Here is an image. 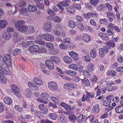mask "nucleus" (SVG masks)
Here are the masks:
<instances>
[{
    "label": "nucleus",
    "instance_id": "f257e3e1",
    "mask_svg": "<svg viewBox=\"0 0 123 123\" xmlns=\"http://www.w3.org/2000/svg\"><path fill=\"white\" fill-rule=\"evenodd\" d=\"M54 38L53 37L49 34H40L37 37V39L36 41V42L39 45H44L45 44V42L42 40H43L53 41L54 40Z\"/></svg>",
    "mask_w": 123,
    "mask_h": 123
},
{
    "label": "nucleus",
    "instance_id": "f03ea898",
    "mask_svg": "<svg viewBox=\"0 0 123 123\" xmlns=\"http://www.w3.org/2000/svg\"><path fill=\"white\" fill-rule=\"evenodd\" d=\"M25 23L24 21L21 20H18L15 23V26L16 28L18 31L24 33L25 34L27 26L23 25Z\"/></svg>",
    "mask_w": 123,
    "mask_h": 123
},
{
    "label": "nucleus",
    "instance_id": "7ed1b4c3",
    "mask_svg": "<svg viewBox=\"0 0 123 123\" xmlns=\"http://www.w3.org/2000/svg\"><path fill=\"white\" fill-rule=\"evenodd\" d=\"M12 92L18 98H21V95L20 93V90L17 86L13 85L11 86Z\"/></svg>",
    "mask_w": 123,
    "mask_h": 123
},
{
    "label": "nucleus",
    "instance_id": "20e7f679",
    "mask_svg": "<svg viewBox=\"0 0 123 123\" xmlns=\"http://www.w3.org/2000/svg\"><path fill=\"white\" fill-rule=\"evenodd\" d=\"M13 41L16 43L21 41L20 34L18 31H16L13 34Z\"/></svg>",
    "mask_w": 123,
    "mask_h": 123
},
{
    "label": "nucleus",
    "instance_id": "39448f33",
    "mask_svg": "<svg viewBox=\"0 0 123 123\" xmlns=\"http://www.w3.org/2000/svg\"><path fill=\"white\" fill-rule=\"evenodd\" d=\"M109 51L108 48L105 46H104L103 48L99 49V55L100 57L103 58L105 56V54H106Z\"/></svg>",
    "mask_w": 123,
    "mask_h": 123
},
{
    "label": "nucleus",
    "instance_id": "423d86ee",
    "mask_svg": "<svg viewBox=\"0 0 123 123\" xmlns=\"http://www.w3.org/2000/svg\"><path fill=\"white\" fill-rule=\"evenodd\" d=\"M11 57V56L9 54H6L4 56L5 64L8 67H11L12 66Z\"/></svg>",
    "mask_w": 123,
    "mask_h": 123
},
{
    "label": "nucleus",
    "instance_id": "0eeeda50",
    "mask_svg": "<svg viewBox=\"0 0 123 123\" xmlns=\"http://www.w3.org/2000/svg\"><path fill=\"white\" fill-rule=\"evenodd\" d=\"M48 87L51 90L55 91L57 90L58 86L55 82L51 81L48 83Z\"/></svg>",
    "mask_w": 123,
    "mask_h": 123
},
{
    "label": "nucleus",
    "instance_id": "6e6552de",
    "mask_svg": "<svg viewBox=\"0 0 123 123\" xmlns=\"http://www.w3.org/2000/svg\"><path fill=\"white\" fill-rule=\"evenodd\" d=\"M0 66V72L5 73L6 74L11 75V73L8 67H6L5 68Z\"/></svg>",
    "mask_w": 123,
    "mask_h": 123
},
{
    "label": "nucleus",
    "instance_id": "1a4fd4ad",
    "mask_svg": "<svg viewBox=\"0 0 123 123\" xmlns=\"http://www.w3.org/2000/svg\"><path fill=\"white\" fill-rule=\"evenodd\" d=\"M41 96L43 101H44V103L45 104H48L49 98L48 94L46 93H43L41 94Z\"/></svg>",
    "mask_w": 123,
    "mask_h": 123
},
{
    "label": "nucleus",
    "instance_id": "9d476101",
    "mask_svg": "<svg viewBox=\"0 0 123 123\" xmlns=\"http://www.w3.org/2000/svg\"><path fill=\"white\" fill-rule=\"evenodd\" d=\"M39 49V47L38 46L35 45L30 47L29 49V50L31 53H33L36 52L38 53Z\"/></svg>",
    "mask_w": 123,
    "mask_h": 123
},
{
    "label": "nucleus",
    "instance_id": "9b49d317",
    "mask_svg": "<svg viewBox=\"0 0 123 123\" xmlns=\"http://www.w3.org/2000/svg\"><path fill=\"white\" fill-rule=\"evenodd\" d=\"M45 63L46 65L50 69L53 70L54 69V65L51 61L47 60L45 61Z\"/></svg>",
    "mask_w": 123,
    "mask_h": 123
},
{
    "label": "nucleus",
    "instance_id": "f8f14e48",
    "mask_svg": "<svg viewBox=\"0 0 123 123\" xmlns=\"http://www.w3.org/2000/svg\"><path fill=\"white\" fill-rule=\"evenodd\" d=\"M99 111V105L98 104H97L94 106L92 107V111L94 114H98Z\"/></svg>",
    "mask_w": 123,
    "mask_h": 123
},
{
    "label": "nucleus",
    "instance_id": "ddd939ff",
    "mask_svg": "<svg viewBox=\"0 0 123 123\" xmlns=\"http://www.w3.org/2000/svg\"><path fill=\"white\" fill-rule=\"evenodd\" d=\"M28 84L29 87L32 90L36 91L38 90V87L35 84L30 82H29Z\"/></svg>",
    "mask_w": 123,
    "mask_h": 123
},
{
    "label": "nucleus",
    "instance_id": "4468645a",
    "mask_svg": "<svg viewBox=\"0 0 123 123\" xmlns=\"http://www.w3.org/2000/svg\"><path fill=\"white\" fill-rule=\"evenodd\" d=\"M39 107L41 110V113L44 114H46L48 112L47 108L43 105L41 104L39 105Z\"/></svg>",
    "mask_w": 123,
    "mask_h": 123
},
{
    "label": "nucleus",
    "instance_id": "2eb2a0df",
    "mask_svg": "<svg viewBox=\"0 0 123 123\" xmlns=\"http://www.w3.org/2000/svg\"><path fill=\"white\" fill-rule=\"evenodd\" d=\"M34 32V27L33 26L31 25H30L29 27H27V29L26 31L25 34H29L30 33H33Z\"/></svg>",
    "mask_w": 123,
    "mask_h": 123
},
{
    "label": "nucleus",
    "instance_id": "dca6fc26",
    "mask_svg": "<svg viewBox=\"0 0 123 123\" xmlns=\"http://www.w3.org/2000/svg\"><path fill=\"white\" fill-rule=\"evenodd\" d=\"M28 10L29 12H34L37 9V8L35 6L31 4L29 5L27 7Z\"/></svg>",
    "mask_w": 123,
    "mask_h": 123
},
{
    "label": "nucleus",
    "instance_id": "f3484780",
    "mask_svg": "<svg viewBox=\"0 0 123 123\" xmlns=\"http://www.w3.org/2000/svg\"><path fill=\"white\" fill-rule=\"evenodd\" d=\"M50 59L51 61L56 64L60 63V58L56 56H52L50 57Z\"/></svg>",
    "mask_w": 123,
    "mask_h": 123
},
{
    "label": "nucleus",
    "instance_id": "a211bd4d",
    "mask_svg": "<svg viewBox=\"0 0 123 123\" xmlns=\"http://www.w3.org/2000/svg\"><path fill=\"white\" fill-rule=\"evenodd\" d=\"M69 55L73 58L77 60H78V56L77 53L74 51H71L69 53Z\"/></svg>",
    "mask_w": 123,
    "mask_h": 123
},
{
    "label": "nucleus",
    "instance_id": "6ab92c4d",
    "mask_svg": "<svg viewBox=\"0 0 123 123\" xmlns=\"http://www.w3.org/2000/svg\"><path fill=\"white\" fill-rule=\"evenodd\" d=\"M116 113H119L123 112V104L116 107L115 109Z\"/></svg>",
    "mask_w": 123,
    "mask_h": 123
},
{
    "label": "nucleus",
    "instance_id": "aec40b11",
    "mask_svg": "<svg viewBox=\"0 0 123 123\" xmlns=\"http://www.w3.org/2000/svg\"><path fill=\"white\" fill-rule=\"evenodd\" d=\"M33 80L34 83L39 86H42L43 85V81L38 78H34L33 79Z\"/></svg>",
    "mask_w": 123,
    "mask_h": 123
},
{
    "label": "nucleus",
    "instance_id": "412c9836",
    "mask_svg": "<svg viewBox=\"0 0 123 123\" xmlns=\"http://www.w3.org/2000/svg\"><path fill=\"white\" fill-rule=\"evenodd\" d=\"M2 36L5 40H8L12 36L10 34L7 33L6 32H3L2 33Z\"/></svg>",
    "mask_w": 123,
    "mask_h": 123
},
{
    "label": "nucleus",
    "instance_id": "4be33fe9",
    "mask_svg": "<svg viewBox=\"0 0 123 123\" xmlns=\"http://www.w3.org/2000/svg\"><path fill=\"white\" fill-rule=\"evenodd\" d=\"M26 2L24 0H20L18 4L16 5L15 7L17 6L18 8H20L22 7H24L26 5Z\"/></svg>",
    "mask_w": 123,
    "mask_h": 123
},
{
    "label": "nucleus",
    "instance_id": "5701e85b",
    "mask_svg": "<svg viewBox=\"0 0 123 123\" xmlns=\"http://www.w3.org/2000/svg\"><path fill=\"white\" fill-rule=\"evenodd\" d=\"M34 42L33 41H30L26 42L23 41L22 42V46L24 47L25 48L30 45L34 44Z\"/></svg>",
    "mask_w": 123,
    "mask_h": 123
},
{
    "label": "nucleus",
    "instance_id": "b1692460",
    "mask_svg": "<svg viewBox=\"0 0 123 123\" xmlns=\"http://www.w3.org/2000/svg\"><path fill=\"white\" fill-rule=\"evenodd\" d=\"M4 101L5 103L8 105H11L12 102L11 98L8 97H5L4 98Z\"/></svg>",
    "mask_w": 123,
    "mask_h": 123
},
{
    "label": "nucleus",
    "instance_id": "393cba45",
    "mask_svg": "<svg viewBox=\"0 0 123 123\" xmlns=\"http://www.w3.org/2000/svg\"><path fill=\"white\" fill-rule=\"evenodd\" d=\"M99 36L102 40L106 41L108 40L109 38L105 33H101L99 34Z\"/></svg>",
    "mask_w": 123,
    "mask_h": 123
},
{
    "label": "nucleus",
    "instance_id": "a878e982",
    "mask_svg": "<svg viewBox=\"0 0 123 123\" xmlns=\"http://www.w3.org/2000/svg\"><path fill=\"white\" fill-rule=\"evenodd\" d=\"M7 24V22L5 20H0V28L1 29L4 28Z\"/></svg>",
    "mask_w": 123,
    "mask_h": 123
},
{
    "label": "nucleus",
    "instance_id": "bb28decb",
    "mask_svg": "<svg viewBox=\"0 0 123 123\" xmlns=\"http://www.w3.org/2000/svg\"><path fill=\"white\" fill-rule=\"evenodd\" d=\"M63 59L64 61L67 63L69 64L72 62V60L71 58L67 56H65L63 57Z\"/></svg>",
    "mask_w": 123,
    "mask_h": 123
},
{
    "label": "nucleus",
    "instance_id": "cd10ccee",
    "mask_svg": "<svg viewBox=\"0 0 123 123\" xmlns=\"http://www.w3.org/2000/svg\"><path fill=\"white\" fill-rule=\"evenodd\" d=\"M49 52L50 54L53 55H55L59 53V50L56 49H50Z\"/></svg>",
    "mask_w": 123,
    "mask_h": 123
},
{
    "label": "nucleus",
    "instance_id": "c85d7f7f",
    "mask_svg": "<svg viewBox=\"0 0 123 123\" xmlns=\"http://www.w3.org/2000/svg\"><path fill=\"white\" fill-rule=\"evenodd\" d=\"M107 45L108 47H114L115 46V44L114 42L110 40L106 42Z\"/></svg>",
    "mask_w": 123,
    "mask_h": 123
},
{
    "label": "nucleus",
    "instance_id": "c756f323",
    "mask_svg": "<svg viewBox=\"0 0 123 123\" xmlns=\"http://www.w3.org/2000/svg\"><path fill=\"white\" fill-rule=\"evenodd\" d=\"M21 50L19 49H15L12 52V54L15 56L21 52Z\"/></svg>",
    "mask_w": 123,
    "mask_h": 123
},
{
    "label": "nucleus",
    "instance_id": "7c9ffc66",
    "mask_svg": "<svg viewBox=\"0 0 123 123\" xmlns=\"http://www.w3.org/2000/svg\"><path fill=\"white\" fill-rule=\"evenodd\" d=\"M51 26L50 24L47 23L44 27V30L46 32L49 31L51 30Z\"/></svg>",
    "mask_w": 123,
    "mask_h": 123
},
{
    "label": "nucleus",
    "instance_id": "2f4dec72",
    "mask_svg": "<svg viewBox=\"0 0 123 123\" xmlns=\"http://www.w3.org/2000/svg\"><path fill=\"white\" fill-rule=\"evenodd\" d=\"M59 46L60 49L64 50L67 49L68 46L67 44L63 43L62 44H60Z\"/></svg>",
    "mask_w": 123,
    "mask_h": 123
},
{
    "label": "nucleus",
    "instance_id": "473e14b6",
    "mask_svg": "<svg viewBox=\"0 0 123 123\" xmlns=\"http://www.w3.org/2000/svg\"><path fill=\"white\" fill-rule=\"evenodd\" d=\"M66 9L68 12L72 13H74L75 11L74 9L71 6H68L67 7Z\"/></svg>",
    "mask_w": 123,
    "mask_h": 123
},
{
    "label": "nucleus",
    "instance_id": "72a5a7b5",
    "mask_svg": "<svg viewBox=\"0 0 123 123\" xmlns=\"http://www.w3.org/2000/svg\"><path fill=\"white\" fill-rule=\"evenodd\" d=\"M94 65L93 64L90 63L87 66V70L89 71L92 72L93 70Z\"/></svg>",
    "mask_w": 123,
    "mask_h": 123
},
{
    "label": "nucleus",
    "instance_id": "f704fd0d",
    "mask_svg": "<svg viewBox=\"0 0 123 123\" xmlns=\"http://www.w3.org/2000/svg\"><path fill=\"white\" fill-rule=\"evenodd\" d=\"M52 19L54 21L57 23L60 22L62 21V19L60 17L56 16L53 17Z\"/></svg>",
    "mask_w": 123,
    "mask_h": 123
},
{
    "label": "nucleus",
    "instance_id": "c9c22d12",
    "mask_svg": "<svg viewBox=\"0 0 123 123\" xmlns=\"http://www.w3.org/2000/svg\"><path fill=\"white\" fill-rule=\"evenodd\" d=\"M85 116L83 115H80L77 119V121L79 123H81L83 121Z\"/></svg>",
    "mask_w": 123,
    "mask_h": 123
},
{
    "label": "nucleus",
    "instance_id": "e433bc0d",
    "mask_svg": "<svg viewBox=\"0 0 123 123\" xmlns=\"http://www.w3.org/2000/svg\"><path fill=\"white\" fill-rule=\"evenodd\" d=\"M69 68L73 69L76 71L78 70V69L77 65L75 64H71L69 66Z\"/></svg>",
    "mask_w": 123,
    "mask_h": 123
},
{
    "label": "nucleus",
    "instance_id": "4c0bfd02",
    "mask_svg": "<svg viewBox=\"0 0 123 123\" xmlns=\"http://www.w3.org/2000/svg\"><path fill=\"white\" fill-rule=\"evenodd\" d=\"M87 118L86 120L88 121H89L91 123H93V120L94 118V116L93 115H91L86 117H86Z\"/></svg>",
    "mask_w": 123,
    "mask_h": 123
},
{
    "label": "nucleus",
    "instance_id": "58836bf2",
    "mask_svg": "<svg viewBox=\"0 0 123 123\" xmlns=\"http://www.w3.org/2000/svg\"><path fill=\"white\" fill-rule=\"evenodd\" d=\"M60 120L62 123H66V118L63 114L61 115Z\"/></svg>",
    "mask_w": 123,
    "mask_h": 123
},
{
    "label": "nucleus",
    "instance_id": "ea45409f",
    "mask_svg": "<svg viewBox=\"0 0 123 123\" xmlns=\"http://www.w3.org/2000/svg\"><path fill=\"white\" fill-rule=\"evenodd\" d=\"M105 5L103 4H101L97 7V9L99 11L101 12L104 9Z\"/></svg>",
    "mask_w": 123,
    "mask_h": 123
},
{
    "label": "nucleus",
    "instance_id": "a19ab883",
    "mask_svg": "<svg viewBox=\"0 0 123 123\" xmlns=\"http://www.w3.org/2000/svg\"><path fill=\"white\" fill-rule=\"evenodd\" d=\"M90 55L93 58H94L96 55V53L95 49L92 50L90 52Z\"/></svg>",
    "mask_w": 123,
    "mask_h": 123
},
{
    "label": "nucleus",
    "instance_id": "79ce46f5",
    "mask_svg": "<svg viewBox=\"0 0 123 123\" xmlns=\"http://www.w3.org/2000/svg\"><path fill=\"white\" fill-rule=\"evenodd\" d=\"M68 25L71 28H74L75 26L74 22L72 21H69L68 23Z\"/></svg>",
    "mask_w": 123,
    "mask_h": 123
},
{
    "label": "nucleus",
    "instance_id": "37998d69",
    "mask_svg": "<svg viewBox=\"0 0 123 123\" xmlns=\"http://www.w3.org/2000/svg\"><path fill=\"white\" fill-rule=\"evenodd\" d=\"M111 101L110 100H108L106 99L104 101L103 103V105L104 106H107L110 105Z\"/></svg>",
    "mask_w": 123,
    "mask_h": 123
},
{
    "label": "nucleus",
    "instance_id": "c03bdc74",
    "mask_svg": "<svg viewBox=\"0 0 123 123\" xmlns=\"http://www.w3.org/2000/svg\"><path fill=\"white\" fill-rule=\"evenodd\" d=\"M47 51L46 49L44 47H42L38 50V53H44Z\"/></svg>",
    "mask_w": 123,
    "mask_h": 123
},
{
    "label": "nucleus",
    "instance_id": "a18cd8bd",
    "mask_svg": "<svg viewBox=\"0 0 123 123\" xmlns=\"http://www.w3.org/2000/svg\"><path fill=\"white\" fill-rule=\"evenodd\" d=\"M59 6L60 7H64L65 6H68L69 5L67 3L65 2H61L59 3Z\"/></svg>",
    "mask_w": 123,
    "mask_h": 123
},
{
    "label": "nucleus",
    "instance_id": "49530a36",
    "mask_svg": "<svg viewBox=\"0 0 123 123\" xmlns=\"http://www.w3.org/2000/svg\"><path fill=\"white\" fill-rule=\"evenodd\" d=\"M81 80H82V82L86 86H89L90 85V83L88 79H84V80H82L81 79Z\"/></svg>",
    "mask_w": 123,
    "mask_h": 123
},
{
    "label": "nucleus",
    "instance_id": "de8ad7c7",
    "mask_svg": "<svg viewBox=\"0 0 123 123\" xmlns=\"http://www.w3.org/2000/svg\"><path fill=\"white\" fill-rule=\"evenodd\" d=\"M107 75H111L114 76L115 75V72L113 70H108L106 72Z\"/></svg>",
    "mask_w": 123,
    "mask_h": 123
},
{
    "label": "nucleus",
    "instance_id": "09e8293b",
    "mask_svg": "<svg viewBox=\"0 0 123 123\" xmlns=\"http://www.w3.org/2000/svg\"><path fill=\"white\" fill-rule=\"evenodd\" d=\"M100 0H90L91 3V4L94 6H96Z\"/></svg>",
    "mask_w": 123,
    "mask_h": 123
},
{
    "label": "nucleus",
    "instance_id": "8fccbe9b",
    "mask_svg": "<svg viewBox=\"0 0 123 123\" xmlns=\"http://www.w3.org/2000/svg\"><path fill=\"white\" fill-rule=\"evenodd\" d=\"M83 40L86 42H88L90 40V37L87 35H85L83 37Z\"/></svg>",
    "mask_w": 123,
    "mask_h": 123
},
{
    "label": "nucleus",
    "instance_id": "3c124183",
    "mask_svg": "<svg viewBox=\"0 0 123 123\" xmlns=\"http://www.w3.org/2000/svg\"><path fill=\"white\" fill-rule=\"evenodd\" d=\"M5 64V61L3 57H2L0 54V66H3Z\"/></svg>",
    "mask_w": 123,
    "mask_h": 123
},
{
    "label": "nucleus",
    "instance_id": "603ef678",
    "mask_svg": "<svg viewBox=\"0 0 123 123\" xmlns=\"http://www.w3.org/2000/svg\"><path fill=\"white\" fill-rule=\"evenodd\" d=\"M19 11L22 13H25V15L27 16L28 15V14L26 13V12H27L28 10L26 8H22L21 9H20L19 10Z\"/></svg>",
    "mask_w": 123,
    "mask_h": 123
},
{
    "label": "nucleus",
    "instance_id": "864d4df0",
    "mask_svg": "<svg viewBox=\"0 0 123 123\" xmlns=\"http://www.w3.org/2000/svg\"><path fill=\"white\" fill-rule=\"evenodd\" d=\"M94 96V94H91L90 93H87L86 94V99H89V98H93Z\"/></svg>",
    "mask_w": 123,
    "mask_h": 123
},
{
    "label": "nucleus",
    "instance_id": "5fc2aeb1",
    "mask_svg": "<svg viewBox=\"0 0 123 123\" xmlns=\"http://www.w3.org/2000/svg\"><path fill=\"white\" fill-rule=\"evenodd\" d=\"M88 13L90 18L92 17L96 18L98 16L97 14L96 13H93L91 12H88Z\"/></svg>",
    "mask_w": 123,
    "mask_h": 123
},
{
    "label": "nucleus",
    "instance_id": "6e6d98bb",
    "mask_svg": "<svg viewBox=\"0 0 123 123\" xmlns=\"http://www.w3.org/2000/svg\"><path fill=\"white\" fill-rule=\"evenodd\" d=\"M99 88V86H97L95 88V90H97L96 93V94L97 96L100 95L101 94L100 90V89Z\"/></svg>",
    "mask_w": 123,
    "mask_h": 123
},
{
    "label": "nucleus",
    "instance_id": "4d7b16f0",
    "mask_svg": "<svg viewBox=\"0 0 123 123\" xmlns=\"http://www.w3.org/2000/svg\"><path fill=\"white\" fill-rule=\"evenodd\" d=\"M49 116L53 119L55 120L57 118V116L54 113H50L49 115Z\"/></svg>",
    "mask_w": 123,
    "mask_h": 123
},
{
    "label": "nucleus",
    "instance_id": "13d9d810",
    "mask_svg": "<svg viewBox=\"0 0 123 123\" xmlns=\"http://www.w3.org/2000/svg\"><path fill=\"white\" fill-rule=\"evenodd\" d=\"M49 15L51 16H54L55 15V12L50 9H49L47 11Z\"/></svg>",
    "mask_w": 123,
    "mask_h": 123
},
{
    "label": "nucleus",
    "instance_id": "bf43d9fd",
    "mask_svg": "<svg viewBox=\"0 0 123 123\" xmlns=\"http://www.w3.org/2000/svg\"><path fill=\"white\" fill-rule=\"evenodd\" d=\"M63 43L67 44L68 45L70 43V39L69 38H67L65 39H64L63 40Z\"/></svg>",
    "mask_w": 123,
    "mask_h": 123
},
{
    "label": "nucleus",
    "instance_id": "052dcab7",
    "mask_svg": "<svg viewBox=\"0 0 123 123\" xmlns=\"http://www.w3.org/2000/svg\"><path fill=\"white\" fill-rule=\"evenodd\" d=\"M107 15L108 17L115 18L114 15L113 13L111 12H108L107 13Z\"/></svg>",
    "mask_w": 123,
    "mask_h": 123
},
{
    "label": "nucleus",
    "instance_id": "680f3d73",
    "mask_svg": "<svg viewBox=\"0 0 123 123\" xmlns=\"http://www.w3.org/2000/svg\"><path fill=\"white\" fill-rule=\"evenodd\" d=\"M100 21L101 24L106 25L107 24V21L105 19H101L100 20Z\"/></svg>",
    "mask_w": 123,
    "mask_h": 123
},
{
    "label": "nucleus",
    "instance_id": "e2e57ef3",
    "mask_svg": "<svg viewBox=\"0 0 123 123\" xmlns=\"http://www.w3.org/2000/svg\"><path fill=\"white\" fill-rule=\"evenodd\" d=\"M46 46L50 49L53 48H54V46L53 44L51 43H48L46 44Z\"/></svg>",
    "mask_w": 123,
    "mask_h": 123
},
{
    "label": "nucleus",
    "instance_id": "0e129e2a",
    "mask_svg": "<svg viewBox=\"0 0 123 123\" xmlns=\"http://www.w3.org/2000/svg\"><path fill=\"white\" fill-rule=\"evenodd\" d=\"M60 8L61 7L59 6V5H57L54 6L53 9L55 11L57 12L59 10Z\"/></svg>",
    "mask_w": 123,
    "mask_h": 123
},
{
    "label": "nucleus",
    "instance_id": "69168bd1",
    "mask_svg": "<svg viewBox=\"0 0 123 123\" xmlns=\"http://www.w3.org/2000/svg\"><path fill=\"white\" fill-rule=\"evenodd\" d=\"M73 5L74 7L78 10H80L81 9V6L79 4H73Z\"/></svg>",
    "mask_w": 123,
    "mask_h": 123
},
{
    "label": "nucleus",
    "instance_id": "338daca9",
    "mask_svg": "<svg viewBox=\"0 0 123 123\" xmlns=\"http://www.w3.org/2000/svg\"><path fill=\"white\" fill-rule=\"evenodd\" d=\"M4 105L0 102V112H2L4 111Z\"/></svg>",
    "mask_w": 123,
    "mask_h": 123
},
{
    "label": "nucleus",
    "instance_id": "774afa93",
    "mask_svg": "<svg viewBox=\"0 0 123 123\" xmlns=\"http://www.w3.org/2000/svg\"><path fill=\"white\" fill-rule=\"evenodd\" d=\"M42 123H53L52 122L50 121L48 119L41 121Z\"/></svg>",
    "mask_w": 123,
    "mask_h": 123
}]
</instances>
